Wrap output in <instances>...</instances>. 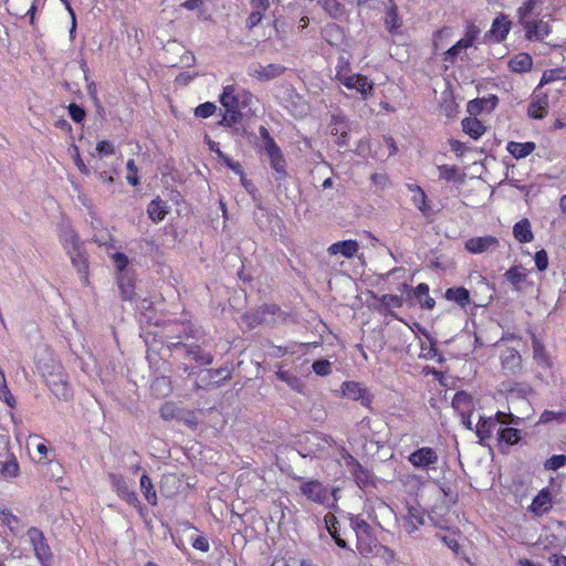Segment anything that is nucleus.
<instances>
[{
    "instance_id": "nucleus-1",
    "label": "nucleus",
    "mask_w": 566,
    "mask_h": 566,
    "mask_svg": "<svg viewBox=\"0 0 566 566\" xmlns=\"http://www.w3.org/2000/svg\"><path fill=\"white\" fill-rule=\"evenodd\" d=\"M349 526L356 535V549L358 554L368 558L375 554L378 547L377 537L374 535L373 527L359 515L348 513Z\"/></svg>"
},
{
    "instance_id": "nucleus-2",
    "label": "nucleus",
    "mask_w": 566,
    "mask_h": 566,
    "mask_svg": "<svg viewBox=\"0 0 566 566\" xmlns=\"http://www.w3.org/2000/svg\"><path fill=\"white\" fill-rule=\"evenodd\" d=\"M287 316L289 314L282 311L277 305L265 304L248 315V318L251 327L263 325L265 327L273 328L283 324Z\"/></svg>"
},
{
    "instance_id": "nucleus-3",
    "label": "nucleus",
    "mask_w": 566,
    "mask_h": 566,
    "mask_svg": "<svg viewBox=\"0 0 566 566\" xmlns=\"http://www.w3.org/2000/svg\"><path fill=\"white\" fill-rule=\"evenodd\" d=\"M167 347L171 353L182 358H190L199 366H209L213 363V355L210 352L203 350L201 346L195 342H169Z\"/></svg>"
},
{
    "instance_id": "nucleus-4",
    "label": "nucleus",
    "mask_w": 566,
    "mask_h": 566,
    "mask_svg": "<svg viewBox=\"0 0 566 566\" xmlns=\"http://www.w3.org/2000/svg\"><path fill=\"white\" fill-rule=\"evenodd\" d=\"M30 544L32 545L34 555L41 566H52L53 554L46 542L43 532L38 527H30L27 532Z\"/></svg>"
},
{
    "instance_id": "nucleus-5",
    "label": "nucleus",
    "mask_w": 566,
    "mask_h": 566,
    "mask_svg": "<svg viewBox=\"0 0 566 566\" xmlns=\"http://www.w3.org/2000/svg\"><path fill=\"white\" fill-rule=\"evenodd\" d=\"M108 480L117 496L130 506L137 509L138 512L143 515L146 507L142 505L137 493L129 488L125 476L117 473H108Z\"/></svg>"
},
{
    "instance_id": "nucleus-6",
    "label": "nucleus",
    "mask_w": 566,
    "mask_h": 566,
    "mask_svg": "<svg viewBox=\"0 0 566 566\" xmlns=\"http://www.w3.org/2000/svg\"><path fill=\"white\" fill-rule=\"evenodd\" d=\"M231 376L232 371L228 367L202 369L197 374L195 386L201 389L219 387L223 381L229 380Z\"/></svg>"
},
{
    "instance_id": "nucleus-7",
    "label": "nucleus",
    "mask_w": 566,
    "mask_h": 566,
    "mask_svg": "<svg viewBox=\"0 0 566 566\" xmlns=\"http://www.w3.org/2000/svg\"><path fill=\"white\" fill-rule=\"evenodd\" d=\"M286 67L279 63L263 65L260 62H253L248 66V75L260 82H269L284 74Z\"/></svg>"
},
{
    "instance_id": "nucleus-8",
    "label": "nucleus",
    "mask_w": 566,
    "mask_h": 566,
    "mask_svg": "<svg viewBox=\"0 0 566 566\" xmlns=\"http://www.w3.org/2000/svg\"><path fill=\"white\" fill-rule=\"evenodd\" d=\"M504 416L505 413L497 411L494 417H480V420L475 426V434L480 439V444L486 446V441L493 437V432H497L502 417Z\"/></svg>"
},
{
    "instance_id": "nucleus-9",
    "label": "nucleus",
    "mask_w": 566,
    "mask_h": 566,
    "mask_svg": "<svg viewBox=\"0 0 566 566\" xmlns=\"http://www.w3.org/2000/svg\"><path fill=\"white\" fill-rule=\"evenodd\" d=\"M340 84L348 90H355L360 94L361 99H367L374 93V83L363 74H349L342 78Z\"/></svg>"
},
{
    "instance_id": "nucleus-10",
    "label": "nucleus",
    "mask_w": 566,
    "mask_h": 566,
    "mask_svg": "<svg viewBox=\"0 0 566 566\" xmlns=\"http://www.w3.org/2000/svg\"><path fill=\"white\" fill-rule=\"evenodd\" d=\"M342 392L345 397L354 401H359L361 406L367 408H369L373 402V395L363 384L357 381L343 382Z\"/></svg>"
},
{
    "instance_id": "nucleus-11",
    "label": "nucleus",
    "mask_w": 566,
    "mask_h": 566,
    "mask_svg": "<svg viewBox=\"0 0 566 566\" xmlns=\"http://www.w3.org/2000/svg\"><path fill=\"white\" fill-rule=\"evenodd\" d=\"M300 490L307 500L314 503L325 504L329 500L328 490L318 480L303 482Z\"/></svg>"
},
{
    "instance_id": "nucleus-12",
    "label": "nucleus",
    "mask_w": 566,
    "mask_h": 566,
    "mask_svg": "<svg viewBox=\"0 0 566 566\" xmlns=\"http://www.w3.org/2000/svg\"><path fill=\"white\" fill-rule=\"evenodd\" d=\"M437 451L430 447H422L408 455V461L417 469H428L438 463Z\"/></svg>"
},
{
    "instance_id": "nucleus-13",
    "label": "nucleus",
    "mask_w": 566,
    "mask_h": 566,
    "mask_svg": "<svg viewBox=\"0 0 566 566\" xmlns=\"http://www.w3.org/2000/svg\"><path fill=\"white\" fill-rule=\"evenodd\" d=\"M265 154L268 155L270 159V165L272 169L275 171L276 180H282L286 177V161L284 158V155L281 150V148L277 146V144L270 145V149L265 150Z\"/></svg>"
},
{
    "instance_id": "nucleus-14",
    "label": "nucleus",
    "mask_w": 566,
    "mask_h": 566,
    "mask_svg": "<svg viewBox=\"0 0 566 566\" xmlns=\"http://www.w3.org/2000/svg\"><path fill=\"white\" fill-rule=\"evenodd\" d=\"M548 95L536 94L535 91L527 108V115L533 119H543L548 113Z\"/></svg>"
},
{
    "instance_id": "nucleus-15",
    "label": "nucleus",
    "mask_w": 566,
    "mask_h": 566,
    "mask_svg": "<svg viewBox=\"0 0 566 566\" xmlns=\"http://www.w3.org/2000/svg\"><path fill=\"white\" fill-rule=\"evenodd\" d=\"M522 439L521 430L511 427L500 426L497 429V442L501 452H507V449L516 444Z\"/></svg>"
},
{
    "instance_id": "nucleus-16",
    "label": "nucleus",
    "mask_w": 566,
    "mask_h": 566,
    "mask_svg": "<svg viewBox=\"0 0 566 566\" xmlns=\"http://www.w3.org/2000/svg\"><path fill=\"white\" fill-rule=\"evenodd\" d=\"M67 254L70 255L72 265L77 270V272L82 275V280L85 284L88 283V261L85 253V250L82 247L69 250Z\"/></svg>"
},
{
    "instance_id": "nucleus-17",
    "label": "nucleus",
    "mask_w": 566,
    "mask_h": 566,
    "mask_svg": "<svg viewBox=\"0 0 566 566\" xmlns=\"http://www.w3.org/2000/svg\"><path fill=\"white\" fill-rule=\"evenodd\" d=\"M326 530L328 531L332 538L335 541L338 547L348 549L350 553H355L348 545V543L340 536L339 521L333 513H327L324 516Z\"/></svg>"
},
{
    "instance_id": "nucleus-18",
    "label": "nucleus",
    "mask_w": 566,
    "mask_h": 566,
    "mask_svg": "<svg viewBox=\"0 0 566 566\" xmlns=\"http://www.w3.org/2000/svg\"><path fill=\"white\" fill-rule=\"evenodd\" d=\"M386 30L392 34H400L402 27V19L398 13L397 6L390 0V6L386 8V15L384 20Z\"/></svg>"
},
{
    "instance_id": "nucleus-19",
    "label": "nucleus",
    "mask_w": 566,
    "mask_h": 566,
    "mask_svg": "<svg viewBox=\"0 0 566 566\" xmlns=\"http://www.w3.org/2000/svg\"><path fill=\"white\" fill-rule=\"evenodd\" d=\"M521 364L522 357L516 349L506 348L501 354V365L505 371L515 375L521 369Z\"/></svg>"
},
{
    "instance_id": "nucleus-20",
    "label": "nucleus",
    "mask_w": 566,
    "mask_h": 566,
    "mask_svg": "<svg viewBox=\"0 0 566 566\" xmlns=\"http://www.w3.org/2000/svg\"><path fill=\"white\" fill-rule=\"evenodd\" d=\"M523 28L525 30V35H526L527 40H531V41H533V40L542 41L551 33L549 23L545 22L543 20L530 22Z\"/></svg>"
},
{
    "instance_id": "nucleus-21",
    "label": "nucleus",
    "mask_w": 566,
    "mask_h": 566,
    "mask_svg": "<svg viewBox=\"0 0 566 566\" xmlns=\"http://www.w3.org/2000/svg\"><path fill=\"white\" fill-rule=\"evenodd\" d=\"M407 188L412 192L411 201L421 211L424 217L431 214V207L427 203V195L422 188L416 184H408Z\"/></svg>"
},
{
    "instance_id": "nucleus-22",
    "label": "nucleus",
    "mask_w": 566,
    "mask_h": 566,
    "mask_svg": "<svg viewBox=\"0 0 566 566\" xmlns=\"http://www.w3.org/2000/svg\"><path fill=\"white\" fill-rule=\"evenodd\" d=\"M242 119V113L239 109L226 108L219 125L232 128L237 135H243L244 129L239 126Z\"/></svg>"
},
{
    "instance_id": "nucleus-23",
    "label": "nucleus",
    "mask_w": 566,
    "mask_h": 566,
    "mask_svg": "<svg viewBox=\"0 0 566 566\" xmlns=\"http://www.w3.org/2000/svg\"><path fill=\"white\" fill-rule=\"evenodd\" d=\"M511 29V21L505 14L496 17L491 25L490 33L495 38L496 42L505 40Z\"/></svg>"
},
{
    "instance_id": "nucleus-24",
    "label": "nucleus",
    "mask_w": 566,
    "mask_h": 566,
    "mask_svg": "<svg viewBox=\"0 0 566 566\" xmlns=\"http://www.w3.org/2000/svg\"><path fill=\"white\" fill-rule=\"evenodd\" d=\"M240 88L234 85H228L220 95V103L224 108L240 111Z\"/></svg>"
},
{
    "instance_id": "nucleus-25",
    "label": "nucleus",
    "mask_w": 566,
    "mask_h": 566,
    "mask_svg": "<svg viewBox=\"0 0 566 566\" xmlns=\"http://www.w3.org/2000/svg\"><path fill=\"white\" fill-rule=\"evenodd\" d=\"M359 249V244L356 240H345L333 243L328 248L329 254H342L345 258L354 256Z\"/></svg>"
},
{
    "instance_id": "nucleus-26",
    "label": "nucleus",
    "mask_w": 566,
    "mask_h": 566,
    "mask_svg": "<svg viewBox=\"0 0 566 566\" xmlns=\"http://www.w3.org/2000/svg\"><path fill=\"white\" fill-rule=\"evenodd\" d=\"M452 407L459 415L472 413L474 409L472 397L465 391H458L452 399Z\"/></svg>"
},
{
    "instance_id": "nucleus-27",
    "label": "nucleus",
    "mask_w": 566,
    "mask_h": 566,
    "mask_svg": "<svg viewBox=\"0 0 566 566\" xmlns=\"http://www.w3.org/2000/svg\"><path fill=\"white\" fill-rule=\"evenodd\" d=\"M552 496L547 489H543L533 500L530 509L536 515H543L551 509Z\"/></svg>"
},
{
    "instance_id": "nucleus-28",
    "label": "nucleus",
    "mask_w": 566,
    "mask_h": 566,
    "mask_svg": "<svg viewBox=\"0 0 566 566\" xmlns=\"http://www.w3.org/2000/svg\"><path fill=\"white\" fill-rule=\"evenodd\" d=\"M168 211L169 207L167 202L159 198L151 200L147 207L148 217L155 223H158L161 220H164Z\"/></svg>"
},
{
    "instance_id": "nucleus-29",
    "label": "nucleus",
    "mask_w": 566,
    "mask_h": 566,
    "mask_svg": "<svg viewBox=\"0 0 566 566\" xmlns=\"http://www.w3.org/2000/svg\"><path fill=\"white\" fill-rule=\"evenodd\" d=\"M536 148L534 142L518 143V142H509L506 145V150L516 159H523L531 155Z\"/></svg>"
},
{
    "instance_id": "nucleus-30",
    "label": "nucleus",
    "mask_w": 566,
    "mask_h": 566,
    "mask_svg": "<svg viewBox=\"0 0 566 566\" xmlns=\"http://www.w3.org/2000/svg\"><path fill=\"white\" fill-rule=\"evenodd\" d=\"M532 347H533V358L537 363V365L543 368L551 367L549 355L546 352L543 343L536 337L535 334H532Z\"/></svg>"
},
{
    "instance_id": "nucleus-31",
    "label": "nucleus",
    "mask_w": 566,
    "mask_h": 566,
    "mask_svg": "<svg viewBox=\"0 0 566 566\" xmlns=\"http://www.w3.org/2000/svg\"><path fill=\"white\" fill-rule=\"evenodd\" d=\"M513 235L520 243H528L533 241L534 234L532 232L530 220L524 218L516 222L513 227Z\"/></svg>"
},
{
    "instance_id": "nucleus-32",
    "label": "nucleus",
    "mask_w": 566,
    "mask_h": 566,
    "mask_svg": "<svg viewBox=\"0 0 566 566\" xmlns=\"http://www.w3.org/2000/svg\"><path fill=\"white\" fill-rule=\"evenodd\" d=\"M117 284L124 301H133L135 296L134 280L129 273H118Z\"/></svg>"
},
{
    "instance_id": "nucleus-33",
    "label": "nucleus",
    "mask_w": 566,
    "mask_h": 566,
    "mask_svg": "<svg viewBox=\"0 0 566 566\" xmlns=\"http://www.w3.org/2000/svg\"><path fill=\"white\" fill-rule=\"evenodd\" d=\"M533 66V59L528 53H518L514 55L510 62L509 67L512 72L524 73L531 71Z\"/></svg>"
},
{
    "instance_id": "nucleus-34",
    "label": "nucleus",
    "mask_w": 566,
    "mask_h": 566,
    "mask_svg": "<svg viewBox=\"0 0 566 566\" xmlns=\"http://www.w3.org/2000/svg\"><path fill=\"white\" fill-rule=\"evenodd\" d=\"M497 244L493 237L472 238L467 241L465 248L472 253H482Z\"/></svg>"
},
{
    "instance_id": "nucleus-35",
    "label": "nucleus",
    "mask_w": 566,
    "mask_h": 566,
    "mask_svg": "<svg viewBox=\"0 0 566 566\" xmlns=\"http://www.w3.org/2000/svg\"><path fill=\"white\" fill-rule=\"evenodd\" d=\"M444 296L448 301L455 302L461 307H465L470 304V292L463 286L448 289Z\"/></svg>"
},
{
    "instance_id": "nucleus-36",
    "label": "nucleus",
    "mask_w": 566,
    "mask_h": 566,
    "mask_svg": "<svg viewBox=\"0 0 566 566\" xmlns=\"http://www.w3.org/2000/svg\"><path fill=\"white\" fill-rule=\"evenodd\" d=\"M413 295L422 308L432 310L434 307L436 301L429 295L428 284H418L413 290Z\"/></svg>"
},
{
    "instance_id": "nucleus-37",
    "label": "nucleus",
    "mask_w": 566,
    "mask_h": 566,
    "mask_svg": "<svg viewBox=\"0 0 566 566\" xmlns=\"http://www.w3.org/2000/svg\"><path fill=\"white\" fill-rule=\"evenodd\" d=\"M462 128L463 132L473 139L480 138L485 132V127L483 126V124L475 117L464 118L462 120Z\"/></svg>"
},
{
    "instance_id": "nucleus-38",
    "label": "nucleus",
    "mask_w": 566,
    "mask_h": 566,
    "mask_svg": "<svg viewBox=\"0 0 566 566\" xmlns=\"http://www.w3.org/2000/svg\"><path fill=\"white\" fill-rule=\"evenodd\" d=\"M275 376L281 381H284L294 391H297V392L303 391L304 384L301 380V378L298 376H296L295 374H293L289 370L279 369L275 373Z\"/></svg>"
},
{
    "instance_id": "nucleus-39",
    "label": "nucleus",
    "mask_w": 566,
    "mask_h": 566,
    "mask_svg": "<svg viewBox=\"0 0 566 566\" xmlns=\"http://www.w3.org/2000/svg\"><path fill=\"white\" fill-rule=\"evenodd\" d=\"M140 491L145 500L153 506L157 505V493L154 489L153 482L147 473L140 476Z\"/></svg>"
},
{
    "instance_id": "nucleus-40",
    "label": "nucleus",
    "mask_w": 566,
    "mask_h": 566,
    "mask_svg": "<svg viewBox=\"0 0 566 566\" xmlns=\"http://www.w3.org/2000/svg\"><path fill=\"white\" fill-rule=\"evenodd\" d=\"M61 241L66 252L74 250L83 245L78 234L71 228H65L61 232Z\"/></svg>"
},
{
    "instance_id": "nucleus-41",
    "label": "nucleus",
    "mask_w": 566,
    "mask_h": 566,
    "mask_svg": "<svg viewBox=\"0 0 566 566\" xmlns=\"http://www.w3.org/2000/svg\"><path fill=\"white\" fill-rule=\"evenodd\" d=\"M150 389L153 395H155L156 397H166L172 390L170 380L166 376L157 377L156 379H154V381L150 385Z\"/></svg>"
},
{
    "instance_id": "nucleus-42",
    "label": "nucleus",
    "mask_w": 566,
    "mask_h": 566,
    "mask_svg": "<svg viewBox=\"0 0 566 566\" xmlns=\"http://www.w3.org/2000/svg\"><path fill=\"white\" fill-rule=\"evenodd\" d=\"M324 11L333 19H340L345 14L344 6L337 0H321Z\"/></svg>"
},
{
    "instance_id": "nucleus-43",
    "label": "nucleus",
    "mask_w": 566,
    "mask_h": 566,
    "mask_svg": "<svg viewBox=\"0 0 566 566\" xmlns=\"http://www.w3.org/2000/svg\"><path fill=\"white\" fill-rule=\"evenodd\" d=\"M472 46L471 39H461L444 54V61L453 63L455 57L465 49Z\"/></svg>"
},
{
    "instance_id": "nucleus-44",
    "label": "nucleus",
    "mask_w": 566,
    "mask_h": 566,
    "mask_svg": "<svg viewBox=\"0 0 566 566\" xmlns=\"http://www.w3.org/2000/svg\"><path fill=\"white\" fill-rule=\"evenodd\" d=\"M352 475L359 489H365L371 484V472L363 465L355 470Z\"/></svg>"
},
{
    "instance_id": "nucleus-45",
    "label": "nucleus",
    "mask_w": 566,
    "mask_h": 566,
    "mask_svg": "<svg viewBox=\"0 0 566 566\" xmlns=\"http://www.w3.org/2000/svg\"><path fill=\"white\" fill-rule=\"evenodd\" d=\"M160 417L164 420H171V419H184L181 417L182 410L175 406L172 402H166L160 408Z\"/></svg>"
},
{
    "instance_id": "nucleus-46",
    "label": "nucleus",
    "mask_w": 566,
    "mask_h": 566,
    "mask_svg": "<svg viewBox=\"0 0 566 566\" xmlns=\"http://www.w3.org/2000/svg\"><path fill=\"white\" fill-rule=\"evenodd\" d=\"M536 4L537 0H526L523 6L517 9L518 21L523 27L531 22L527 20V17L534 11Z\"/></svg>"
},
{
    "instance_id": "nucleus-47",
    "label": "nucleus",
    "mask_w": 566,
    "mask_h": 566,
    "mask_svg": "<svg viewBox=\"0 0 566 566\" xmlns=\"http://www.w3.org/2000/svg\"><path fill=\"white\" fill-rule=\"evenodd\" d=\"M49 386L52 392L59 398L66 400L70 397V390L67 387V382L63 379H59L57 381L52 380L49 381Z\"/></svg>"
},
{
    "instance_id": "nucleus-48",
    "label": "nucleus",
    "mask_w": 566,
    "mask_h": 566,
    "mask_svg": "<svg viewBox=\"0 0 566 566\" xmlns=\"http://www.w3.org/2000/svg\"><path fill=\"white\" fill-rule=\"evenodd\" d=\"M424 510L420 505H408L406 515V520H408V522L424 524Z\"/></svg>"
},
{
    "instance_id": "nucleus-49",
    "label": "nucleus",
    "mask_w": 566,
    "mask_h": 566,
    "mask_svg": "<svg viewBox=\"0 0 566 566\" xmlns=\"http://www.w3.org/2000/svg\"><path fill=\"white\" fill-rule=\"evenodd\" d=\"M504 276L513 285H517L525 280L526 274L521 266H512L505 272Z\"/></svg>"
},
{
    "instance_id": "nucleus-50",
    "label": "nucleus",
    "mask_w": 566,
    "mask_h": 566,
    "mask_svg": "<svg viewBox=\"0 0 566 566\" xmlns=\"http://www.w3.org/2000/svg\"><path fill=\"white\" fill-rule=\"evenodd\" d=\"M349 61L345 56L340 55L337 60L335 80L340 83L343 77H347L349 75Z\"/></svg>"
},
{
    "instance_id": "nucleus-51",
    "label": "nucleus",
    "mask_w": 566,
    "mask_h": 566,
    "mask_svg": "<svg viewBox=\"0 0 566 566\" xmlns=\"http://www.w3.org/2000/svg\"><path fill=\"white\" fill-rule=\"evenodd\" d=\"M381 305L389 308H398L401 307L403 304L402 296L394 295V294H385L380 298Z\"/></svg>"
},
{
    "instance_id": "nucleus-52",
    "label": "nucleus",
    "mask_w": 566,
    "mask_h": 566,
    "mask_svg": "<svg viewBox=\"0 0 566 566\" xmlns=\"http://www.w3.org/2000/svg\"><path fill=\"white\" fill-rule=\"evenodd\" d=\"M565 464H566V455L555 454L545 461L544 468L546 470L555 471V470L563 468Z\"/></svg>"
},
{
    "instance_id": "nucleus-53",
    "label": "nucleus",
    "mask_w": 566,
    "mask_h": 566,
    "mask_svg": "<svg viewBox=\"0 0 566 566\" xmlns=\"http://www.w3.org/2000/svg\"><path fill=\"white\" fill-rule=\"evenodd\" d=\"M217 109V106L211 102L200 104L195 108V115L199 118L210 117Z\"/></svg>"
},
{
    "instance_id": "nucleus-54",
    "label": "nucleus",
    "mask_w": 566,
    "mask_h": 566,
    "mask_svg": "<svg viewBox=\"0 0 566 566\" xmlns=\"http://www.w3.org/2000/svg\"><path fill=\"white\" fill-rule=\"evenodd\" d=\"M312 369L318 376H327L332 373V366L327 359L315 360L312 365Z\"/></svg>"
},
{
    "instance_id": "nucleus-55",
    "label": "nucleus",
    "mask_w": 566,
    "mask_h": 566,
    "mask_svg": "<svg viewBox=\"0 0 566 566\" xmlns=\"http://www.w3.org/2000/svg\"><path fill=\"white\" fill-rule=\"evenodd\" d=\"M438 169H439V177L447 181L454 180L455 176L459 172V169L457 166L441 165L438 167Z\"/></svg>"
},
{
    "instance_id": "nucleus-56",
    "label": "nucleus",
    "mask_w": 566,
    "mask_h": 566,
    "mask_svg": "<svg viewBox=\"0 0 566 566\" xmlns=\"http://www.w3.org/2000/svg\"><path fill=\"white\" fill-rule=\"evenodd\" d=\"M503 386L507 391L516 392L521 397H526L532 391V388L525 382H514L512 385L503 384Z\"/></svg>"
},
{
    "instance_id": "nucleus-57",
    "label": "nucleus",
    "mask_w": 566,
    "mask_h": 566,
    "mask_svg": "<svg viewBox=\"0 0 566 566\" xmlns=\"http://www.w3.org/2000/svg\"><path fill=\"white\" fill-rule=\"evenodd\" d=\"M67 111H69V115L70 117L72 118V120H74L75 123H81L84 120L85 116H86V112L85 109L75 104V103H71L67 107Z\"/></svg>"
},
{
    "instance_id": "nucleus-58",
    "label": "nucleus",
    "mask_w": 566,
    "mask_h": 566,
    "mask_svg": "<svg viewBox=\"0 0 566 566\" xmlns=\"http://www.w3.org/2000/svg\"><path fill=\"white\" fill-rule=\"evenodd\" d=\"M340 455L350 474L361 465L359 461L353 457L345 448L340 449Z\"/></svg>"
},
{
    "instance_id": "nucleus-59",
    "label": "nucleus",
    "mask_w": 566,
    "mask_h": 566,
    "mask_svg": "<svg viewBox=\"0 0 566 566\" xmlns=\"http://www.w3.org/2000/svg\"><path fill=\"white\" fill-rule=\"evenodd\" d=\"M340 455L350 474L361 465L359 461L353 457L345 448L340 449Z\"/></svg>"
},
{
    "instance_id": "nucleus-60",
    "label": "nucleus",
    "mask_w": 566,
    "mask_h": 566,
    "mask_svg": "<svg viewBox=\"0 0 566 566\" xmlns=\"http://www.w3.org/2000/svg\"><path fill=\"white\" fill-rule=\"evenodd\" d=\"M340 455L350 474L361 465L359 461L353 457L345 448L340 449Z\"/></svg>"
},
{
    "instance_id": "nucleus-61",
    "label": "nucleus",
    "mask_w": 566,
    "mask_h": 566,
    "mask_svg": "<svg viewBox=\"0 0 566 566\" xmlns=\"http://www.w3.org/2000/svg\"><path fill=\"white\" fill-rule=\"evenodd\" d=\"M1 472L7 478H14L19 473V464L15 460V458H12L11 460H8L2 465Z\"/></svg>"
},
{
    "instance_id": "nucleus-62",
    "label": "nucleus",
    "mask_w": 566,
    "mask_h": 566,
    "mask_svg": "<svg viewBox=\"0 0 566 566\" xmlns=\"http://www.w3.org/2000/svg\"><path fill=\"white\" fill-rule=\"evenodd\" d=\"M96 151L99 158L115 154V146L112 142L105 139L96 145Z\"/></svg>"
},
{
    "instance_id": "nucleus-63",
    "label": "nucleus",
    "mask_w": 566,
    "mask_h": 566,
    "mask_svg": "<svg viewBox=\"0 0 566 566\" xmlns=\"http://www.w3.org/2000/svg\"><path fill=\"white\" fill-rule=\"evenodd\" d=\"M70 150L72 151V157H73V160H74V164L75 166L77 167V169L84 174V175H88L90 174V169L87 168V166L84 164L81 155H80V150H78V147L76 145H72Z\"/></svg>"
},
{
    "instance_id": "nucleus-64",
    "label": "nucleus",
    "mask_w": 566,
    "mask_h": 566,
    "mask_svg": "<svg viewBox=\"0 0 566 566\" xmlns=\"http://www.w3.org/2000/svg\"><path fill=\"white\" fill-rule=\"evenodd\" d=\"M112 259L118 273H128L126 271V268L128 265V258L126 254L122 252H116L113 254Z\"/></svg>"
}]
</instances>
